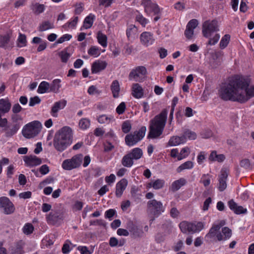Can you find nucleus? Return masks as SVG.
I'll list each match as a JSON object with an SVG mask.
<instances>
[{"label": "nucleus", "mask_w": 254, "mask_h": 254, "mask_svg": "<svg viewBox=\"0 0 254 254\" xmlns=\"http://www.w3.org/2000/svg\"><path fill=\"white\" fill-rule=\"evenodd\" d=\"M251 79L246 76L235 75L221 86L219 97L224 101L245 103L254 97V86H250Z\"/></svg>", "instance_id": "nucleus-1"}, {"label": "nucleus", "mask_w": 254, "mask_h": 254, "mask_svg": "<svg viewBox=\"0 0 254 254\" xmlns=\"http://www.w3.org/2000/svg\"><path fill=\"white\" fill-rule=\"evenodd\" d=\"M167 114V109H163L159 115L151 121L148 138H156L162 134L166 125Z\"/></svg>", "instance_id": "nucleus-2"}, {"label": "nucleus", "mask_w": 254, "mask_h": 254, "mask_svg": "<svg viewBox=\"0 0 254 254\" xmlns=\"http://www.w3.org/2000/svg\"><path fill=\"white\" fill-rule=\"evenodd\" d=\"M222 232L224 237H222V234L220 231V227L213 224L209 232L206 234V237L210 239L216 237L218 241H224L230 239L232 236V231L228 227L222 228Z\"/></svg>", "instance_id": "nucleus-3"}, {"label": "nucleus", "mask_w": 254, "mask_h": 254, "mask_svg": "<svg viewBox=\"0 0 254 254\" xmlns=\"http://www.w3.org/2000/svg\"><path fill=\"white\" fill-rule=\"evenodd\" d=\"M143 156L142 150L138 147L132 149L123 156L121 162L125 167L130 168L133 165V161L137 160Z\"/></svg>", "instance_id": "nucleus-4"}, {"label": "nucleus", "mask_w": 254, "mask_h": 254, "mask_svg": "<svg viewBox=\"0 0 254 254\" xmlns=\"http://www.w3.org/2000/svg\"><path fill=\"white\" fill-rule=\"evenodd\" d=\"M42 127V124L39 121L32 122L24 127L22 131V134L27 138H33L39 134Z\"/></svg>", "instance_id": "nucleus-5"}, {"label": "nucleus", "mask_w": 254, "mask_h": 254, "mask_svg": "<svg viewBox=\"0 0 254 254\" xmlns=\"http://www.w3.org/2000/svg\"><path fill=\"white\" fill-rule=\"evenodd\" d=\"M146 127L142 126L138 131H134L133 133L127 135L125 137V142L127 145L131 146L141 140L144 136Z\"/></svg>", "instance_id": "nucleus-6"}, {"label": "nucleus", "mask_w": 254, "mask_h": 254, "mask_svg": "<svg viewBox=\"0 0 254 254\" xmlns=\"http://www.w3.org/2000/svg\"><path fill=\"white\" fill-rule=\"evenodd\" d=\"M202 29L203 36L209 38L213 33L219 31L218 21L216 20H206L203 22Z\"/></svg>", "instance_id": "nucleus-7"}, {"label": "nucleus", "mask_w": 254, "mask_h": 254, "mask_svg": "<svg viewBox=\"0 0 254 254\" xmlns=\"http://www.w3.org/2000/svg\"><path fill=\"white\" fill-rule=\"evenodd\" d=\"M141 5L144 7V12L147 15L160 13V9L159 6L152 0H141Z\"/></svg>", "instance_id": "nucleus-8"}, {"label": "nucleus", "mask_w": 254, "mask_h": 254, "mask_svg": "<svg viewBox=\"0 0 254 254\" xmlns=\"http://www.w3.org/2000/svg\"><path fill=\"white\" fill-rule=\"evenodd\" d=\"M147 207L150 213L156 217L159 216L164 211V208L161 201L152 199L147 202Z\"/></svg>", "instance_id": "nucleus-9"}, {"label": "nucleus", "mask_w": 254, "mask_h": 254, "mask_svg": "<svg viewBox=\"0 0 254 254\" xmlns=\"http://www.w3.org/2000/svg\"><path fill=\"white\" fill-rule=\"evenodd\" d=\"M0 209L6 215L12 214L15 210L13 203L5 196L0 197Z\"/></svg>", "instance_id": "nucleus-10"}, {"label": "nucleus", "mask_w": 254, "mask_h": 254, "mask_svg": "<svg viewBox=\"0 0 254 254\" xmlns=\"http://www.w3.org/2000/svg\"><path fill=\"white\" fill-rule=\"evenodd\" d=\"M64 217L62 210H54L51 212L46 216L47 222L53 225H59L61 223Z\"/></svg>", "instance_id": "nucleus-11"}, {"label": "nucleus", "mask_w": 254, "mask_h": 254, "mask_svg": "<svg viewBox=\"0 0 254 254\" xmlns=\"http://www.w3.org/2000/svg\"><path fill=\"white\" fill-rule=\"evenodd\" d=\"M147 73V70L143 66H138L133 69L129 73L128 78L130 80L140 81L142 77Z\"/></svg>", "instance_id": "nucleus-12"}, {"label": "nucleus", "mask_w": 254, "mask_h": 254, "mask_svg": "<svg viewBox=\"0 0 254 254\" xmlns=\"http://www.w3.org/2000/svg\"><path fill=\"white\" fill-rule=\"evenodd\" d=\"M53 144L58 151L62 152L64 150V127L55 133Z\"/></svg>", "instance_id": "nucleus-13"}, {"label": "nucleus", "mask_w": 254, "mask_h": 254, "mask_svg": "<svg viewBox=\"0 0 254 254\" xmlns=\"http://www.w3.org/2000/svg\"><path fill=\"white\" fill-rule=\"evenodd\" d=\"M198 22L195 19L190 20L187 24L184 35L188 40L192 38L194 34V29L198 26Z\"/></svg>", "instance_id": "nucleus-14"}, {"label": "nucleus", "mask_w": 254, "mask_h": 254, "mask_svg": "<svg viewBox=\"0 0 254 254\" xmlns=\"http://www.w3.org/2000/svg\"><path fill=\"white\" fill-rule=\"evenodd\" d=\"M127 228L128 229L133 238H141L143 236L144 232L143 230L139 229L132 222H130L127 224Z\"/></svg>", "instance_id": "nucleus-15"}, {"label": "nucleus", "mask_w": 254, "mask_h": 254, "mask_svg": "<svg viewBox=\"0 0 254 254\" xmlns=\"http://www.w3.org/2000/svg\"><path fill=\"white\" fill-rule=\"evenodd\" d=\"M228 176V172L226 169H222L221 170V174L219 176V184L218 188L220 191H222L226 189V181Z\"/></svg>", "instance_id": "nucleus-16"}, {"label": "nucleus", "mask_w": 254, "mask_h": 254, "mask_svg": "<svg viewBox=\"0 0 254 254\" xmlns=\"http://www.w3.org/2000/svg\"><path fill=\"white\" fill-rule=\"evenodd\" d=\"M23 160L27 167H32L42 163L41 159L35 155L25 156Z\"/></svg>", "instance_id": "nucleus-17"}, {"label": "nucleus", "mask_w": 254, "mask_h": 254, "mask_svg": "<svg viewBox=\"0 0 254 254\" xmlns=\"http://www.w3.org/2000/svg\"><path fill=\"white\" fill-rule=\"evenodd\" d=\"M140 39L141 44L146 47L152 45L155 41L153 34L148 32H144L141 33Z\"/></svg>", "instance_id": "nucleus-18"}, {"label": "nucleus", "mask_w": 254, "mask_h": 254, "mask_svg": "<svg viewBox=\"0 0 254 254\" xmlns=\"http://www.w3.org/2000/svg\"><path fill=\"white\" fill-rule=\"evenodd\" d=\"M81 160L80 158L74 157L71 160H64V169L70 170L80 165Z\"/></svg>", "instance_id": "nucleus-19"}, {"label": "nucleus", "mask_w": 254, "mask_h": 254, "mask_svg": "<svg viewBox=\"0 0 254 254\" xmlns=\"http://www.w3.org/2000/svg\"><path fill=\"white\" fill-rule=\"evenodd\" d=\"M107 63L105 61H96L91 66V72L93 74L97 73L104 70L107 66Z\"/></svg>", "instance_id": "nucleus-20"}, {"label": "nucleus", "mask_w": 254, "mask_h": 254, "mask_svg": "<svg viewBox=\"0 0 254 254\" xmlns=\"http://www.w3.org/2000/svg\"><path fill=\"white\" fill-rule=\"evenodd\" d=\"M127 185V181L126 179H123L116 184V195L120 197Z\"/></svg>", "instance_id": "nucleus-21"}, {"label": "nucleus", "mask_w": 254, "mask_h": 254, "mask_svg": "<svg viewBox=\"0 0 254 254\" xmlns=\"http://www.w3.org/2000/svg\"><path fill=\"white\" fill-rule=\"evenodd\" d=\"M11 106V103L7 98L0 99V114L4 115L8 113Z\"/></svg>", "instance_id": "nucleus-22"}, {"label": "nucleus", "mask_w": 254, "mask_h": 254, "mask_svg": "<svg viewBox=\"0 0 254 254\" xmlns=\"http://www.w3.org/2000/svg\"><path fill=\"white\" fill-rule=\"evenodd\" d=\"M73 140V131L69 127H64V146L70 145Z\"/></svg>", "instance_id": "nucleus-23"}, {"label": "nucleus", "mask_w": 254, "mask_h": 254, "mask_svg": "<svg viewBox=\"0 0 254 254\" xmlns=\"http://www.w3.org/2000/svg\"><path fill=\"white\" fill-rule=\"evenodd\" d=\"M143 90L142 87L138 83L133 84L132 87V95L136 98L140 99L143 96Z\"/></svg>", "instance_id": "nucleus-24"}, {"label": "nucleus", "mask_w": 254, "mask_h": 254, "mask_svg": "<svg viewBox=\"0 0 254 254\" xmlns=\"http://www.w3.org/2000/svg\"><path fill=\"white\" fill-rule=\"evenodd\" d=\"M187 184L186 180L184 178H181L173 182L170 187V189L173 192L178 190L182 186Z\"/></svg>", "instance_id": "nucleus-25"}, {"label": "nucleus", "mask_w": 254, "mask_h": 254, "mask_svg": "<svg viewBox=\"0 0 254 254\" xmlns=\"http://www.w3.org/2000/svg\"><path fill=\"white\" fill-rule=\"evenodd\" d=\"M20 128L19 124L16 123L11 127H8L4 128L5 136L10 137L15 134Z\"/></svg>", "instance_id": "nucleus-26"}, {"label": "nucleus", "mask_w": 254, "mask_h": 254, "mask_svg": "<svg viewBox=\"0 0 254 254\" xmlns=\"http://www.w3.org/2000/svg\"><path fill=\"white\" fill-rule=\"evenodd\" d=\"M185 141V137L184 136L180 137L174 136L171 137L167 145L170 146H177L184 143Z\"/></svg>", "instance_id": "nucleus-27"}, {"label": "nucleus", "mask_w": 254, "mask_h": 254, "mask_svg": "<svg viewBox=\"0 0 254 254\" xmlns=\"http://www.w3.org/2000/svg\"><path fill=\"white\" fill-rule=\"evenodd\" d=\"M165 184V181L163 180L157 179L154 182H151L147 185V188H153L155 190H159L162 188Z\"/></svg>", "instance_id": "nucleus-28"}, {"label": "nucleus", "mask_w": 254, "mask_h": 254, "mask_svg": "<svg viewBox=\"0 0 254 254\" xmlns=\"http://www.w3.org/2000/svg\"><path fill=\"white\" fill-rule=\"evenodd\" d=\"M111 90L114 98H116L119 96L120 86L119 82L117 80H115L112 82L111 85Z\"/></svg>", "instance_id": "nucleus-29"}, {"label": "nucleus", "mask_w": 254, "mask_h": 254, "mask_svg": "<svg viewBox=\"0 0 254 254\" xmlns=\"http://www.w3.org/2000/svg\"><path fill=\"white\" fill-rule=\"evenodd\" d=\"M203 227L204 225L201 222H190V234L199 232Z\"/></svg>", "instance_id": "nucleus-30"}, {"label": "nucleus", "mask_w": 254, "mask_h": 254, "mask_svg": "<svg viewBox=\"0 0 254 254\" xmlns=\"http://www.w3.org/2000/svg\"><path fill=\"white\" fill-rule=\"evenodd\" d=\"M24 243L20 241L16 243L15 247L11 250V254H24Z\"/></svg>", "instance_id": "nucleus-31"}, {"label": "nucleus", "mask_w": 254, "mask_h": 254, "mask_svg": "<svg viewBox=\"0 0 254 254\" xmlns=\"http://www.w3.org/2000/svg\"><path fill=\"white\" fill-rule=\"evenodd\" d=\"M179 228L183 233L190 234V222L183 221L179 224Z\"/></svg>", "instance_id": "nucleus-32"}, {"label": "nucleus", "mask_w": 254, "mask_h": 254, "mask_svg": "<svg viewBox=\"0 0 254 254\" xmlns=\"http://www.w3.org/2000/svg\"><path fill=\"white\" fill-rule=\"evenodd\" d=\"M225 159L223 154H217L216 151H213L210 154L209 159L212 161H218L219 162H223Z\"/></svg>", "instance_id": "nucleus-33"}, {"label": "nucleus", "mask_w": 254, "mask_h": 254, "mask_svg": "<svg viewBox=\"0 0 254 254\" xmlns=\"http://www.w3.org/2000/svg\"><path fill=\"white\" fill-rule=\"evenodd\" d=\"M95 16L90 13L87 17H85L83 22V25L85 28L88 29L90 28L94 22Z\"/></svg>", "instance_id": "nucleus-34"}, {"label": "nucleus", "mask_w": 254, "mask_h": 254, "mask_svg": "<svg viewBox=\"0 0 254 254\" xmlns=\"http://www.w3.org/2000/svg\"><path fill=\"white\" fill-rule=\"evenodd\" d=\"M97 38L98 43L103 47H106L107 46V37L106 35L99 31L97 34Z\"/></svg>", "instance_id": "nucleus-35"}, {"label": "nucleus", "mask_w": 254, "mask_h": 254, "mask_svg": "<svg viewBox=\"0 0 254 254\" xmlns=\"http://www.w3.org/2000/svg\"><path fill=\"white\" fill-rule=\"evenodd\" d=\"M50 88L49 83L46 81H42L38 86L37 92L40 94H43L48 91Z\"/></svg>", "instance_id": "nucleus-36"}, {"label": "nucleus", "mask_w": 254, "mask_h": 254, "mask_svg": "<svg viewBox=\"0 0 254 254\" xmlns=\"http://www.w3.org/2000/svg\"><path fill=\"white\" fill-rule=\"evenodd\" d=\"M193 167V163L191 161H188L182 165H181L180 166L178 167L177 169V171L178 173H180L182 171L185 169H190L192 168Z\"/></svg>", "instance_id": "nucleus-37"}, {"label": "nucleus", "mask_w": 254, "mask_h": 254, "mask_svg": "<svg viewBox=\"0 0 254 254\" xmlns=\"http://www.w3.org/2000/svg\"><path fill=\"white\" fill-rule=\"evenodd\" d=\"M98 122L100 124H109L113 120V117L112 116H107L106 115H102L99 116L97 118Z\"/></svg>", "instance_id": "nucleus-38"}, {"label": "nucleus", "mask_w": 254, "mask_h": 254, "mask_svg": "<svg viewBox=\"0 0 254 254\" xmlns=\"http://www.w3.org/2000/svg\"><path fill=\"white\" fill-rule=\"evenodd\" d=\"M137 28L134 25H130L126 30V34L127 38L129 39L130 37L134 36L137 32Z\"/></svg>", "instance_id": "nucleus-39"}, {"label": "nucleus", "mask_w": 254, "mask_h": 254, "mask_svg": "<svg viewBox=\"0 0 254 254\" xmlns=\"http://www.w3.org/2000/svg\"><path fill=\"white\" fill-rule=\"evenodd\" d=\"M230 40V36L229 34L225 35L221 39L219 45L221 49L226 48Z\"/></svg>", "instance_id": "nucleus-40"}, {"label": "nucleus", "mask_w": 254, "mask_h": 254, "mask_svg": "<svg viewBox=\"0 0 254 254\" xmlns=\"http://www.w3.org/2000/svg\"><path fill=\"white\" fill-rule=\"evenodd\" d=\"M90 122L89 120L86 118L81 119L79 122V127L83 129H86L90 127Z\"/></svg>", "instance_id": "nucleus-41"}, {"label": "nucleus", "mask_w": 254, "mask_h": 254, "mask_svg": "<svg viewBox=\"0 0 254 254\" xmlns=\"http://www.w3.org/2000/svg\"><path fill=\"white\" fill-rule=\"evenodd\" d=\"M53 24L48 21H45L42 23L39 27V30L40 31H44L48 29L53 28Z\"/></svg>", "instance_id": "nucleus-42"}, {"label": "nucleus", "mask_w": 254, "mask_h": 254, "mask_svg": "<svg viewBox=\"0 0 254 254\" xmlns=\"http://www.w3.org/2000/svg\"><path fill=\"white\" fill-rule=\"evenodd\" d=\"M61 80L59 79H56L53 80L52 85L50 86V90L57 92L61 87L60 83Z\"/></svg>", "instance_id": "nucleus-43"}, {"label": "nucleus", "mask_w": 254, "mask_h": 254, "mask_svg": "<svg viewBox=\"0 0 254 254\" xmlns=\"http://www.w3.org/2000/svg\"><path fill=\"white\" fill-rule=\"evenodd\" d=\"M10 40V36L9 34L0 36V47L3 48L6 46Z\"/></svg>", "instance_id": "nucleus-44"}, {"label": "nucleus", "mask_w": 254, "mask_h": 254, "mask_svg": "<svg viewBox=\"0 0 254 254\" xmlns=\"http://www.w3.org/2000/svg\"><path fill=\"white\" fill-rule=\"evenodd\" d=\"M190 153V149L188 147H184L182 149L180 153V155L178 156V160H181L189 155Z\"/></svg>", "instance_id": "nucleus-45"}, {"label": "nucleus", "mask_w": 254, "mask_h": 254, "mask_svg": "<svg viewBox=\"0 0 254 254\" xmlns=\"http://www.w3.org/2000/svg\"><path fill=\"white\" fill-rule=\"evenodd\" d=\"M88 54L91 56L97 57L100 54L99 49L96 46H91L88 51Z\"/></svg>", "instance_id": "nucleus-46"}, {"label": "nucleus", "mask_w": 254, "mask_h": 254, "mask_svg": "<svg viewBox=\"0 0 254 254\" xmlns=\"http://www.w3.org/2000/svg\"><path fill=\"white\" fill-rule=\"evenodd\" d=\"M23 232L26 235H29L33 233L34 227L30 223L26 224L23 227Z\"/></svg>", "instance_id": "nucleus-47"}, {"label": "nucleus", "mask_w": 254, "mask_h": 254, "mask_svg": "<svg viewBox=\"0 0 254 254\" xmlns=\"http://www.w3.org/2000/svg\"><path fill=\"white\" fill-rule=\"evenodd\" d=\"M18 46L19 47H25L26 45V37L24 34H20L18 38Z\"/></svg>", "instance_id": "nucleus-48"}, {"label": "nucleus", "mask_w": 254, "mask_h": 254, "mask_svg": "<svg viewBox=\"0 0 254 254\" xmlns=\"http://www.w3.org/2000/svg\"><path fill=\"white\" fill-rule=\"evenodd\" d=\"M131 128V125L129 122L125 121L122 125V130L125 133L129 132Z\"/></svg>", "instance_id": "nucleus-49"}, {"label": "nucleus", "mask_w": 254, "mask_h": 254, "mask_svg": "<svg viewBox=\"0 0 254 254\" xmlns=\"http://www.w3.org/2000/svg\"><path fill=\"white\" fill-rule=\"evenodd\" d=\"M208 176V174H203L200 180V183H202L205 187L208 186L210 184V179L207 178Z\"/></svg>", "instance_id": "nucleus-50"}, {"label": "nucleus", "mask_w": 254, "mask_h": 254, "mask_svg": "<svg viewBox=\"0 0 254 254\" xmlns=\"http://www.w3.org/2000/svg\"><path fill=\"white\" fill-rule=\"evenodd\" d=\"M60 109V102H57L55 103L51 110V114L54 117H57V112Z\"/></svg>", "instance_id": "nucleus-51"}, {"label": "nucleus", "mask_w": 254, "mask_h": 254, "mask_svg": "<svg viewBox=\"0 0 254 254\" xmlns=\"http://www.w3.org/2000/svg\"><path fill=\"white\" fill-rule=\"evenodd\" d=\"M75 246L68 240H66L64 243V254H68Z\"/></svg>", "instance_id": "nucleus-52"}, {"label": "nucleus", "mask_w": 254, "mask_h": 254, "mask_svg": "<svg viewBox=\"0 0 254 254\" xmlns=\"http://www.w3.org/2000/svg\"><path fill=\"white\" fill-rule=\"evenodd\" d=\"M41 102V99L38 96H35L30 98L29 105L31 107L35 106L36 104H38Z\"/></svg>", "instance_id": "nucleus-53"}, {"label": "nucleus", "mask_w": 254, "mask_h": 254, "mask_svg": "<svg viewBox=\"0 0 254 254\" xmlns=\"http://www.w3.org/2000/svg\"><path fill=\"white\" fill-rule=\"evenodd\" d=\"M126 105L125 102L121 103L116 108V112L119 115L123 114L126 110Z\"/></svg>", "instance_id": "nucleus-54"}, {"label": "nucleus", "mask_w": 254, "mask_h": 254, "mask_svg": "<svg viewBox=\"0 0 254 254\" xmlns=\"http://www.w3.org/2000/svg\"><path fill=\"white\" fill-rule=\"evenodd\" d=\"M84 10V4L82 2L77 3L75 5V9L74 10V13L75 14H80Z\"/></svg>", "instance_id": "nucleus-55"}, {"label": "nucleus", "mask_w": 254, "mask_h": 254, "mask_svg": "<svg viewBox=\"0 0 254 254\" xmlns=\"http://www.w3.org/2000/svg\"><path fill=\"white\" fill-rule=\"evenodd\" d=\"M184 136L185 138L188 137L190 139L194 140L196 138L197 135L194 132L188 130L185 132Z\"/></svg>", "instance_id": "nucleus-56"}, {"label": "nucleus", "mask_w": 254, "mask_h": 254, "mask_svg": "<svg viewBox=\"0 0 254 254\" xmlns=\"http://www.w3.org/2000/svg\"><path fill=\"white\" fill-rule=\"evenodd\" d=\"M114 1V0H99V4L108 7L111 5Z\"/></svg>", "instance_id": "nucleus-57"}, {"label": "nucleus", "mask_w": 254, "mask_h": 254, "mask_svg": "<svg viewBox=\"0 0 254 254\" xmlns=\"http://www.w3.org/2000/svg\"><path fill=\"white\" fill-rule=\"evenodd\" d=\"M220 39V35L218 34H216L212 38H210L208 44L209 45H214L216 44Z\"/></svg>", "instance_id": "nucleus-58"}, {"label": "nucleus", "mask_w": 254, "mask_h": 254, "mask_svg": "<svg viewBox=\"0 0 254 254\" xmlns=\"http://www.w3.org/2000/svg\"><path fill=\"white\" fill-rule=\"evenodd\" d=\"M136 19L138 22H139L142 26H145L147 23L148 20L142 15H138L136 16Z\"/></svg>", "instance_id": "nucleus-59"}, {"label": "nucleus", "mask_w": 254, "mask_h": 254, "mask_svg": "<svg viewBox=\"0 0 254 254\" xmlns=\"http://www.w3.org/2000/svg\"><path fill=\"white\" fill-rule=\"evenodd\" d=\"M240 165L241 167L247 169L250 167V162L249 159H245L241 161Z\"/></svg>", "instance_id": "nucleus-60"}, {"label": "nucleus", "mask_w": 254, "mask_h": 254, "mask_svg": "<svg viewBox=\"0 0 254 254\" xmlns=\"http://www.w3.org/2000/svg\"><path fill=\"white\" fill-rule=\"evenodd\" d=\"M32 193L30 191L21 192L19 194V197L20 198L27 199L31 197Z\"/></svg>", "instance_id": "nucleus-61"}, {"label": "nucleus", "mask_w": 254, "mask_h": 254, "mask_svg": "<svg viewBox=\"0 0 254 254\" xmlns=\"http://www.w3.org/2000/svg\"><path fill=\"white\" fill-rule=\"evenodd\" d=\"M116 211L113 209H110L105 212V217L106 218L111 219L115 214Z\"/></svg>", "instance_id": "nucleus-62"}, {"label": "nucleus", "mask_w": 254, "mask_h": 254, "mask_svg": "<svg viewBox=\"0 0 254 254\" xmlns=\"http://www.w3.org/2000/svg\"><path fill=\"white\" fill-rule=\"evenodd\" d=\"M49 171V168L47 165H43L39 168V172L42 175H46Z\"/></svg>", "instance_id": "nucleus-63"}, {"label": "nucleus", "mask_w": 254, "mask_h": 254, "mask_svg": "<svg viewBox=\"0 0 254 254\" xmlns=\"http://www.w3.org/2000/svg\"><path fill=\"white\" fill-rule=\"evenodd\" d=\"M77 250L80 251L81 254H91V252L88 250L86 246H79Z\"/></svg>", "instance_id": "nucleus-64"}]
</instances>
